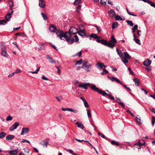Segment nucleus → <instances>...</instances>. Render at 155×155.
Masks as SVG:
<instances>
[{"mask_svg": "<svg viewBox=\"0 0 155 155\" xmlns=\"http://www.w3.org/2000/svg\"><path fill=\"white\" fill-rule=\"evenodd\" d=\"M56 33L57 36L59 37L61 40H66L69 44L73 43V40L70 39L69 36L68 35V31H66L64 33L62 31L59 30L56 32Z\"/></svg>", "mask_w": 155, "mask_h": 155, "instance_id": "nucleus-1", "label": "nucleus"}, {"mask_svg": "<svg viewBox=\"0 0 155 155\" xmlns=\"http://www.w3.org/2000/svg\"><path fill=\"white\" fill-rule=\"evenodd\" d=\"M78 32V30L77 28L74 27H71L68 32V35L69 36V38L73 41V43L74 42V39H72L71 38L72 35H74L77 33Z\"/></svg>", "mask_w": 155, "mask_h": 155, "instance_id": "nucleus-2", "label": "nucleus"}, {"mask_svg": "<svg viewBox=\"0 0 155 155\" xmlns=\"http://www.w3.org/2000/svg\"><path fill=\"white\" fill-rule=\"evenodd\" d=\"M117 41L114 35H112L110 40L107 43V47L113 48L117 43Z\"/></svg>", "mask_w": 155, "mask_h": 155, "instance_id": "nucleus-3", "label": "nucleus"}, {"mask_svg": "<svg viewBox=\"0 0 155 155\" xmlns=\"http://www.w3.org/2000/svg\"><path fill=\"white\" fill-rule=\"evenodd\" d=\"M116 51L117 53L119 55L120 57V58L122 61L123 62L124 64L127 63L128 61H126L124 58H123V53L121 51H119L117 48L116 49Z\"/></svg>", "mask_w": 155, "mask_h": 155, "instance_id": "nucleus-4", "label": "nucleus"}, {"mask_svg": "<svg viewBox=\"0 0 155 155\" xmlns=\"http://www.w3.org/2000/svg\"><path fill=\"white\" fill-rule=\"evenodd\" d=\"M1 49L2 50L1 54L2 55L5 57H7L8 54L6 52L5 47V46H2Z\"/></svg>", "mask_w": 155, "mask_h": 155, "instance_id": "nucleus-5", "label": "nucleus"}, {"mask_svg": "<svg viewBox=\"0 0 155 155\" xmlns=\"http://www.w3.org/2000/svg\"><path fill=\"white\" fill-rule=\"evenodd\" d=\"M39 6L41 8H44L45 6V2L44 0H39Z\"/></svg>", "mask_w": 155, "mask_h": 155, "instance_id": "nucleus-6", "label": "nucleus"}, {"mask_svg": "<svg viewBox=\"0 0 155 155\" xmlns=\"http://www.w3.org/2000/svg\"><path fill=\"white\" fill-rule=\"evenodd\" d=\"M90 83H85L84 84H80L78 85V87L81 88L85 89H87L88 88L87 86H89L90 87Z\"/></svg>", "mask_w": 155, "mask_h": 155, "instance_id": "nucleus-7", "label": "nucleus"}, {"mask_svg": "<svg viewBox=\"0 0 155 155\" xmlns=\"http://www.w3.org/2000/svg\"><path fill=\"white\" fill-rule=\"evenodd\" d=\"M19 124L18 122H16L15 123L12 125L10 128L9 130L10 131H13L16 129L19 126Z\"/></svg>", "mask_w": 155, "mask_h": 155, "instance_id": "nucleus-8", "label": "nucleus"}, {"mask_svg": "<svg viewBox=\"0 0 155 155\" xmlns=\"http://www.w3.org/2000/svg\"><path fill=\"white\" fill-rule=\"evenodd\" d=\"M91 66V64H88L87 65L83 66L82 68H84L86 71L89 72L90 71V68Z\"/></svg>", "mask_w": 155, "mask_h": 155, "instance_id": "nucleus-9", "label": "nucleus"}, {"mask_svg": "<svg viewBox=\"0 0 155 155\" xmlns=\"http://www.w3.org/2000/svg\"><path fill=\"white\" fill-rule=\"evenodd\" d=\"M90 87H91V89L96 92H98L99 90V88L96 86L92 84H90Z\"/></svg>", "mask_w": 155, "mask_h": 155, "instance_id": "nucleus-10", "label": "nucleus"}, {"mask_svg": "<svg viewBox=\"0 0 155 155\" xmlns=\"http://www.w3.org/2000/svg\"><path fill=\"white\" fill-rule=\"evenodd\" d=\"M29 131V129L28 128L23 127L22 129L21 134L23 135L28 133Z\"/></svg>", "mask_w": 155, "mask_h": 155, "instance_id": "nucleus-11", "label": "nucleus"}, {"mask_svg": "<svg viewBox=\"0 0 155 155\" xmlns=\"http://www.w3.org/2000/svg\"><path fill=\"white\" fill-rule=\"evenodd\" d=\"M151 61L149 59L145 60L143 62V64L145 66H149L151 63Z\"/></svg>", "mask_w": 155, "mask_h": 155, "instance_id": "nucleus-12", "label": "nucleus"}, {"mask_svg": "<svg viewBox=\"0 0 155 155\" xmlns=\"http://www.w3.org/2000/svg\"><path fill=\"white\" fill-rule=\"evenodd\" d=\"M49 140V139L47 138L42 141L41 143H40L43 146H46V147L48 143Z\"/></svg>", "mask_w": 155, "mask_h": 155, "instance_id": "nucleus-13", "label": "nucleus"}, {"mask_svg": "<svg viewBox=\"0 0 155 155\" xmlns=\"http://www.w3.org/2000/svg\"><path fill=\"white\" fill-rule=\"evenodd\" d=\"M124 57H123V58H124V59L127 61H128L127 60L128 59H130L131 57L129 54L126 52H124Z\"/></svg>", "mask_w": 155, "mask_h": 155, "instance_id": "nucleus-14", "label": "nucleus"}, {"mask_svg": "<svg viewBox=\"0 0 155 155\" xmlns=\"http://www.w3.org/2000/svg\"><path fill=\"white\" fill-rule=\"evenodd\" d=\"M111 81L112 82L116 81L117 83L122 84V83L118 78L114 77H111Z\"/></svg>", "mask_w": 155, "mask_h": 155, "instance_id": "nucleus-15", "label": "nucleus"}, {"mask_svg": "<svg viewBox=\"0 0 155 155\" xmlns=\"http://www.w3.org/2000/svg\"><path fill=\"white\" fill-rule=\"evenodd\" d=\"M9 153L10 155H16L18 153V151L16 150H11L9 151Z\"/></svg>", "mask_w": 155, "mask_h": 155, "instance_id": "nucleus-16", "label": "nucleus"}, {"mask_svg": "<svg viewBox=\"0 0 155 155\" xmlns=\"http://www.w3.org/2000/svg\"><path fill=\"white\" fill-rule=\"evenodd\" d=\"M108 13L109 14V16L110 17H115V13L114 11L112 10H110L109 12Z\"/></svg>", "mask_w": 155, "mask_h": 155, "instance_id": "nucleus-17", "label": "nucleus"}, {"mask_svg": "<svg viewBox=\"0 0 155 155\" xmlns=\"http://www.w3.org/2000/svg\"><path fill=\"white\" fill-rule=\"evenodd\" d=\"M49 31L51 32H54L56 30V28L55 26L52 25L49 28Z\"/></svg>", "mask_w": 155, "mask_h": 155, "instance_id": "nucleus-18", "label": "nucleus"}, {"mask_svg": "<svg viewBox=\"0 0 155 155\" xmlns=\"http://www.w3.org/2000/svg\"><path fill=\"white\" fill-rule=\"evenodd\" d=\"M76 124L77 125L78 127L82 129H84V126L81 123L79 122H77L76 123Z\"/></svg>", "mask_w": 155, "mask_h": 155, "instance_id": "nucleus-19", "label": "nucleus"}, {"mask_svg": "<svg viewBox=\"0 0 155 155\" xmlns=\"http://www.w3.org/2000/svg\"><path fill=\"white\" fill-rule=\"evenodd\" d=\"M102 65L103 63H98L96 65V66L97 67V68L100 70H101L102 68Z\"/></svg>", "mask_w": 155, "mask_h": 155, "instance_id": "nucleus-20", "label": "nucleus"}, {"mask_svg": "<svg viewBox=\"0 0 155 155\" xmlns=\"http://www.w3.org/2000/svg\"><path fill=\"white\" fill-rule=\"evenodd\" d=\"M133 36L134 37V40L135 41V42L139 45H140L141 43L140 40L138 39H136V35L135 34H134Z\"/></svg>", "mask_w": 155, "mask_h": 155, "instance_id": "nucleus-21", "label": "nucleus"}, {"mask_svg": "<svg viewBox=\"0 0 155 155\" xmlns=\"http://www.w3.org/2000/svg\"><path fill=\"white\" fill-rule=\"evenodd\" d=\"M136 122L138 124H141L142 123L140 121L141 120L140 119V117L139 115H138L136 116Z\"/></svg>", "mask_w": 155, "mask_h": 155, "instance_id": "nucleus-22", "label": "nucleus"}, {"mask_svg": "<svg viewBox=\"0 0 155 155\" xmlns=\"http://www.w3.org/2000/svg\"><path fill=\"white\" fill-rule=\"evenodd\" d=\"M47 58L49 60V62L51 63H54L55 62V61L52 59L49 55H47Z\"/></svg>", "mask_w": 155, "mask_h": 155, "instance_id": "nucleus-23", "label": "nucleus"}, {"mask_svg": "<svg viewBox=\"0 0 155 155\" xmlns=\"http://www.w3.org/2000/svg\"><path fill=\"white\" fill-rule=\"evenodd\" d=\"M133 81L135 83V85L138 86L139 85V80L137 78H134L133 79Z\"/></svg>", "mask_w": 155, "mask_h": 155, "instance_id": "nucleus-24", "label": "nucleus"}, {"mask_svg": "<svg viewBox=\"0 0 155 155\" xmlns=\"http://www.w3.org/2000/svg\"><path fill=\"white\" fill-rule=\"evenodd\" d=\"M78 32V34L81 36H83L85 35V33L84 32V30L82 29L81 31H79Z\"/></svg>", "mask_w": 155, "mask_h": 155, "instance_id": "nucleus-25", "label": "nucleus"}, {"mask_svg": "<svg viewBox=\"0 0 155 155\" xmlns=\"http://www.w3.org/2000/svg\"><path fill=\"white\" fill-rule=\"evenodd\" d=\"M138 143L140 146L144 145H145V142L143 140H141L138 141Z\"/></svg>", "mask_w": 155, "mask_h": 155, "instance_id": "nucleus-26", "label": "nucleus"}, {"mask_svg": "<svg viewBox=\"0 0 155 155\" xmlns=\"http://www.w3.org/2000/svg\"><path fill=\"white\" fill-rule=\"evenodd\" d=\"M100 43H101V44L107 46L108 42L106 40L102 39Z\"/></svg>", "mask_w": 155, "mask_h": 155, "instance_id": "nucleus-27", "label": "nucleus"}, {"mask_svg": "<svg viewBox=\"0 0 155 155\" xmlns=\"http://www.w3.org/2000/svg\"><path fill=\"white\" fill-rule=\"evenodd\" d=\"M98 93L103 96H105V95H107V94L105 91L102 90H99Z\"/></svg>", "mask_w": 155, "mask_h": 155, "instance_id": "nucleus-28", "label": "nucleus"}, {"mask_svg": "<svg viewBox=\"0 0 155 155\" xmlns=\"http://www.w3.org/2000/svg\"><path fill=\"white\" fill-rule=\"evenodd\" d=\"M64 150H66L68 152H69L70 153L74 155H77V153L73 152V150L70 149H64Z\"/></svg>", "mask_w": 155, "mask_h": 155, "instance_id": "nucleus-29", "label": "nucleus"}, {"mask_svg": "<svg viewBox=\"0 0 155 155\" xmlns=\"http://www.w3.org/2000/svg\"><path fill=\"white\" fill-rule=\"evenodd\" d=\"M111 143L114 146H119V143L114 140H112L111 142Z\"/></svg>", "mask_w": 155, "mask_h": 155, "instance_id": "nucleus-30", "label": "nucleus"}, {"mask_svg": "<svg viewBox=\"0 0 155 155\" xmlns=\"http://www.w3.org/2000/svg\"><path fill=\"white\" fill-rule=\"evenodd\" d=\"M72 39H74V41L75 42H78L79 41V38L78 37V36L76 35H75L74 37L73 38H72Z\"/></svg>", "mask_w": 155, "mask_h": 155, "instance_id": "nucleus-31", "label": "nucleus"}, {"mask_svg": "<svg viewBox=\"0 0 155 155\" xmlns=\"http://www.w3.org/2000/svg\"><path fill=\"white\" fill-rule=\"evenodd\" d=\"M133 146V147L135 148H137L138 149H140L141 148V146H140V145H139L138 143L134 144Z\"/></svg>", "mask_w": 155, "mask_h": 155, "instance_id": "nucleus-32", "label": "nucleus"}, {"mask_svg": "<svg viewBox=\"0 0 155 155\" xmlns=\"http://www.w3.org/2000/svg\"><path fill=\"white\" fill-rule=\"evenodd\" d=\"M118 25V23L117 22H113L112 24V28L114 29L115 28H116Z\"/></svg>", "mask_w": 155, "mask_h": 155, "instance_id": "nucleus-33", "label": "nucleus"}, {"mask_svg": "<svg viewBox=\"0 0 155 155\" xmlns=\"http://www.w3.org/2000/svg\"><path fill=\"white\" fill-rule=\"evenodd\" d=\"M87 116L89 118H91L92 117L91 114L90 110L89 109L87 110Z\"/></svg>", "mask_w": 155, "mask_h": 155, "instance_id": "nucleus-34", "label": "nucleus"}, {"mask_svg": "<svg viewBox=\"0 0 155 155\" xmlns=\"http://www.w3.org/2000/svg\"><path fill=\"white\" fill-rule=\"evenodd\" d=\"M11 17V15L8 14L6 15L5 18L7 21H9L10 20Z\"/></svg>", "mask_w": 155, "mask_h": 155, "instance_id": "nucleus-35", "label": "nucleus"}, {"mask_svg": "<svg viewBox=\"0 0 155 155\" xmlns=\"http://www.w3.org/2000/svg\"><path fill=\"white\" fill-rule=\"evenodd\" d=\"M97 36H98L96 34H91L90 35V37L91 38H93L95 39L97 38Z\"/></svg>", "mask_w": 155, "mask_h": 155, "instance_id": "nucleus-36", "label": "nucleus"}, {"mask_svg": "<svg viewBox=\"0 0 155 155\" xmlns=\"http://www.w3.org/2000/svg\"><path fill=\"white\" fill-rule=\"evenodd\" d=\"M39 47L38 48V49L40 50H41L44 49L45 46H44V44H39Z\"/></svg>", "mask_w": 155, "mask_h": 155, "instance_id": "nucleus-37", "label": "nucleus"}, {"mask_svg": "<svg viewBox=\"0 0 155 155\" xmlns=\"http://www.w3.org/2000/svg\"><path fill=\"white\" fill-rule=\"evenodd\" d=\"M114 18L117 21L123 20L122 18L120 17V16L118 15H115V16Z\"/></svg>", "mask_w": 155, "mask_h": 155, "instance_id": "nucleus-38", "label": "nucleus"}, {"mask_svg": "<svg viewBox=\"0 0 155 155\" xmlns=\"http://www.w3.org/2000/svg\"><path fill=\"white\" fill-rule=\"evenodd\" d=\"M127 22L128 25L131 26H133L134 25V23L131 21L127 20Z\"/></svg>", "mask_w": 155, "mask_h": 155, "instance_id": "nucleus-39", "label": "nucleus"}, {"mask_svg": "<svg viewBox=\"0 0 155 155\" xmlns=\"http://www.w3.org/2000/svg\"><path fill=\"white\" fill-rule=\"evenodd\" d=\"M107 0H101L100 3L101 5H105L106 4Z\"/></svg>", "mask_w": 155, "mask_h": 155, "instance_id": "nucleus-40", "label": "nucleus"}, {"mask_svg": "<svg viewBox=\"0 0 155 155\" xmlns=\"http://www.w3.org/2000/svg\"><path fill=\"white\" fill-rule=\"evenodd\" d=\"M108 73V71L105 69H103V71L101 72V75H104Z\"/></svg>", "mask_w": 155, "mask_h": 155, "instance_id": "nucleus-41", "label": "nucleus"}, {"mask_svg": "<svg viewBox=\"0 0 155 155\" xmlns=\"http://www.w3.org/2000/svg\"><path fill=\"white\" fill-rule=\"evenodd\" d=\"M40 69V67H38L35 71H30L29 72H31L32 74H38V71H39Z\"/></svg>", "mask_w": 155, "mask_h": 155, "instance_id": "nucleus-42", "label": "nucleus"}, {"mask_svg": "<svg viewBox=\"0 0 155 155\" xmlns=\"http://www.w3.org/2000/svg\"><path fill=\"white\" fill-rule=\"evenodd\" d=\"M82 61L83 60L82 59H80L79 61H78L76 62L75 65H80L82 63Z\"/></svg>", "mask_w": 155, "mask_h": 155, "instance_id": "nucleus-43", "label": "nucleus"}, {"mask_svg": "<svg viewBox=\"0 0 155 155\" xmlns=\"http://www.w3.org/2000/svg\"><path fill=\"white\" fill-rule=\"evenodd\" d=\"M41 14L44 20H46L47 19V17L45 14L43 12H41Z\"/></svg>", "mask_w": 155, "mask_h": 155, "instance_id": "nucleus-44", "label": "nucleus"}, {"mask_svg": "<svg viewBox=\"0 0 155 155\" xmlns=\"http://www.w3.org/2000/svg\"><path fill=\"white\" fill-rule=\"evenodd\" d=\"M7 22L5 20H2L0 21V25H5Z\"/></svg>", "mask_w": 155, "mask_h": 155, "instance_id": "nucleus-45", "label": "nucleus"}, {"mask_svg": "<svg viewBox=\"0 0 155 155\" xmlns=\"http://www.w3.org/2000/svg\"><path fill=\"white\" fill-rule=\"evenodd\" d=\"M14 138V136H6V140H11Z\"/></svg>", "mask_w": 155, "mask_h": 155, "instance_id": "nucleus-46", "label": "nucleus"}, {"mask_svg": "<svg viewBox=\"0 0 155 155\" xmlns=\"http://www.w3.org/2000/svg\"><path fill=\"white\" fill-rule=\"evenodd\" d=\"M8 4L9 6L11 8L14 5L13 2L12 1H9L8 2Z\"/></svg>", "mask_w": 155, "mask_h": 155, "instance_id": "nucleus-47", "label": "nucleus"}, {"mask_svg": "<svg viewBox=\"0 0 155 155\" xmlns=\"http://www.w3.org/2000/svg\"><path fill=\"white\" fill-rule=\"evenodd\" d=\"M70 111L72 112H74V113H78V110L76 109H72L71 108H70Z\"/></svg>", "mask_w": 155, "mask_h": 155, "instance_id": "nucleus-48", "label": "nucleus"}, {"mask_svg": "<svg viewBox=\"0 0 155 155\" xmlns=\"http://www.w3.org/2000/svg\"><path fill=\"white\" fill-rule=\"evenodd\" d=\"M81 2V0H75L74 2V4L75 5H77L79 4Z\"/></svg>", "mask_w": 155, "mask_h": 155, "instance_id": "nucleus-49", "label": "nucleus"}, {"mask_svg": "<svg viewBox=\"0 0 155 155\" xmlns=\"http://www.w3.org/2000/svg\"><path fill=\"white\" fill-rule=\"evenodd\" d=\"M12 119V117L10 115H9L7 117L6 120L7 121H8L9 120H11Z\"/></svg>", "mask_w": 155, "mask_h": 155, "instance_id": "nucleus-50", "label": "nucleus"}, {"mask_svg": "<svg viewBox=\"0 0 155 155\" xmlns=\"http://www.w3.org/2000/svg\"><path fill=\"white\" fill-rule=\"evenodd\" d=\"M96 41L98 43H100L102 39L101 37L97 36V38H96Z\"/></svg>", "mask_w": 155, "mask_h": 155, "instance_id": "nucleus-51", "label": "nucleus"}, {"mask_svg": "<svg viewBox=\"0 0 155 155\" xmlns=\"http://www.w3.org/2000/svg\"><path fill=\"white\" fill-rule=\"evenodd\" d=\"M81 5H78L77 6V10L78 12H79L81 10Z\"/></svg>", "mask_w": 155, "mask_h": 155, "instance_id": "nucleus-52", "label": "nucleus"}, {"mask_svg": "<svg viewBox=\"0 0 155 155\" xmlns=\"http://www.w3.org/2000/svg\"><path fill=\"white\" fill-rule=\"evenodd\" d=\"M148 3L150 5L153 7H154L155 8V4L153 2L151 1H149Z\"/></svg>", "mask_w": 155, "mask_h": 155, "instance_id": "nucleus-53", "label": "nucleus"}, {"mask_svg": "<svg viewBox=\"0 0 155 155\" xmlns=\"http://www.w3.org/2000/svg\"><path fill=\"white\" fill-rule=\"evenodd\" d=\"M13 11L12 10V8H11L8 12V14L10 15H11L13 14Z\"/></svg>", "mask_w": 155, "mask_h": 155, "instance_id": "nucleus-54", "label": "nucleus"}, {"mask_svg": "<svg viewBox=\"0 0 155 155\" xmlns=\"http://www.w3.org/2000/svg\"><path fill=\"white\" fill-rule=\"evenodd\" d=\"M84 104L85 107L86 108L89 107V106L87 102L86 101L84 102Z\"/></svg>", "mask_w": 155, "mask_h": 155, "instance_id": "nucleus-55", "label": "nucleus"}, {"mask_svg": "<svg viewBox=\"0 0 155 155\" xmlns=\"http://www.w3.org/2000/svg\"><path fill=\"white\" fill-rule=\"evenodd\" d=\"M70 108H62L61 110L63 111H70Z\"/></svg>", "mask_w": 155, "mask_h": 155, "instance_id": "nucleus-56", "label": "nucleus"}, {"mask_svg": "<svg viewBox=\"0 0 155 155\" xmlns=\"http://www.w3.org/2000/svg\"><path fill=\"white\" fill-rule=\"evenodd\" d=\"M42 79L43 80H46V81H48V79L44 75H43L42 76Z\"/></svg>", "mask_w": 155, "mask_h": 155, "instance_id": "nucleus-57", "label": "nucleus"}, {"mask_svg": "<svg viewBox=\"0 0 155 155\" xmlns=\"http://www.w3.org/2000/svg\"><path fill=\"white\" fill-rule=\"evenodd\" d=\"M21 71L19 69H17L14 72L15 74H18L21 72Z\"/></svg>", "mask_w": 155, "mask_h": 155, "instance_id": "nucleus-58", "label": "nucleus"}, {"mask_svg": "<svg viewBox=\"0 0 155 155\" xmlns=\"http://www.w3.org/2000/svg\"><path fill=\"white\" fill-rule=\"evenodd\" d=\"M81 51H80L78 53H77L76 55L78 56L79 57H81Z\"/></svg>", "mask_w": 155, "mask_h": 155, "instance_id": "nucleus-59", "label": "nucleus"}, {"mask_svg": "<svg viewBox=\"0 0 155 155\" xmlns=\"http://www.w3.org/2000/svg\"><path fill=\"white\" fill-rule=\"evenodd\" d=\"M56 67L57 68L58 70V73L59 74H61V71L59 68V67L57 66H56Z\"/></svg>", "mask_w": 155, "mask_h": 155, "instance_id": "nucleus-60", "label": "nucleus"}, {"mask_svg": "<svg viewBox=\"0 0 155 155\" xmlns=\"http://www.w3.org/2000/svg\"><path fill=\"white\" fill-rule=\"evenodd\" d=\"M96 28L98 32H100L101 31V29L98 26H96Z\"/></svg>", "mask_w": 155, "mask_h": 155, "instance_id": "nucleus-61", "label": "nucleus"}, {"mask_svg": "<svg viewBox=\"0 0 155 155\" xmlns=\"http://www.w3.org/2000/svg\"><path fill=\"white\" fill-rule=\"evenodd\" d=\"M118 103L121 106H122L123 107H124V104L122 102H118Z\"/></svg>", "mask_w": 155, "mask_h": 155, "instance_id": "nucleus-62", "label": "nucleus"}, {"mask_svg": "<svg viewBox=\"0 0 155 155\" xmlns=\"http://www.w3.org/2000/svg\"><path fill=\"white\" fill-rule=\"evenodd\" d=\"M137 28L138 25H135L132 28L135 30L137 29Z\"/></svg>", "mask_w": 155, "mask_h": 155, "instance_id": "nucleus-63", "label": "nucleus"}, {"mask_svg": "<svg viewBox=\"0 0 155 155\" xmlns=\"http://www.w3.org/2000/svg\"><path fill=\"white\" fill-rule=\"evenodd\" d=\"M137 35L139 36H140L141 35V31L140 30H138L137 31Z\"/></svg>", "mask_w": 155, "mask_h": 155, "instance_id": "nucleus-64", "label": "nucleus"}]
</instances>
